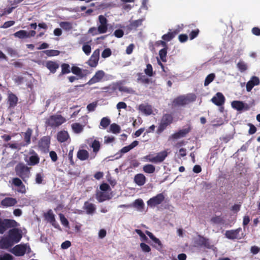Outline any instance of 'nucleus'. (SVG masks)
<instances>
[{"mask_svg":"<svg viewBox=\"0 0 260 260\" xmlns=\"http://www.w3.org/2000/svg\"><path fill=\"white\" fill-rule=\"evenodd\" d=\"M196 98V95L193 93L179 95L173 100L172 105L175 107L184 106L190 103L194 102Z\"/></svg>","mask_w":260,"mask_h":260,"instance_id":"f257e3e1","label":"nucleus"},{"mask_svg":"<svg viewBox=\"0 0 260 260\" xmlns=\"http://www.w3.org/2000/svg\"><path fill=\"white\" fill-rule=\"evenodd\" d=\"M66 121L64 117L61 115H53L49 116L45 121L46 126H50L52 128L57 127Z\"/></svg>","mask_w":260,"mask_h":260,"instance_id":"f03ea898","label":"nucleus"},{"mask_svg":"<svg viewBox=\"0 0 260 260\" xmlns=\"http://www.w3.org/2000/svg\"><path fill=\"white\" fill-rule=\"evenodd\" d=\"M15 172L23 181L26 182V179L29 177V168L23 163H19L15 167Z\"/></svg>","mask_w":260,"mask_h":260,"instance_id":"7ed1b4c3","label":"nucleus"},{"mask_svg":"<svg viewBox=\"0 0 260 260\" xmlns=\"http://www.w3.org/2000/svg\"><path fill=\"white\" fill-rule=\"evenodd\" d=\"M173 121V116L170 114H165L161 118L160 122L157 129V133L161 134Z\"/></svg>","mask_w":260,"mask_h":260,"instance_id":"20e7f679","label":"nucleus"},{"mask_svg":"<svg viewBox=\"0 0 260 260\" xmlns=\"http://www.w3.org/2000/svg\"><path fill=\"white\" fill-rule=\"evenodd\" d=\"M168 155L166 151H162L156 154V155L153 156L151 155H148L144 157V158L148 161L155 164L160 163L162 162Z\"/></svg>","mask_w":260,"mask_h":260,"instance_id":"39448f33","label":"nucleus"},{"mask_svg":"<svg viewBox=\"0 0 260 260\" xmlns=\"http://www.w3.org/2000/svg\"><path fill=\"white\" fill-rule=\"evenodd\" d=\"M17 224V222L15 220L0 219V234H4L9 228L16 227Z\"/></svg>","mask_w":260,"mask_h":260,"instance_id":"423d86ee","label":"nucleus"},{"mask_svg":"<svg viewBox=\"0 0 260 260\" xmlns=\"http://www.w3.org/2000/svg\"><path fill=\"white\" fill-rule=\"evenodd\" d=\"M165 197L163 193H160L150 198L147 202V204L148 207L154 208L161 204L165 200Z\"/></svg>","mask_w":260,"mask_h":260,"instance_id":"0eeeda50","label":"nucleus"},{"mask_svg":"<svg viewBox=\"0 0 260 260\" xmlns=\"http://www.w3.org/2000/svg\"><path fill=\"white\" fill-rule=\"evenodd\" d=\"M51 138L49 136H44L38 142V147L43 152L47 153L49 151L50 145Z\"/></svg>","mask_w":260,"mask_h":260,"instance_id":"6e6552de","label":"nucleus"},{"mask_svg":"<svg viewBox=\"0 0 260 260\" xmlns=\"http://www.w3.org/2000/svg\"><path fill=\"white\" fill-rule=\"evenodd\" d=\"M98 19L100 24L98 27V31L99 34H105L108 30V20L102 15H99Z\"/></svg>","mask_w":260,"mask_h":260,"instance_id":"1a4fd4ad","label":"nucleus"},{"mask_svg":"<svg viewBox=\"0 0 260 260\" xmlns=\"http://www.w3.org/2000/svg\"><path fill=\"white\" fill-rule=\"evenodd\" d=\"M104 90H107L109 89H111L112 91H115L118 89L121 92H125L127 93H131L133 92V89L131 88H128L122 85L121 83H118L116 84L113 85L111 87V86H106L102 88Z\"/></svg>","mask_w":260,"mask_h":260,"instance_id":"9d476101","label":"nucleus"},{"mask_svg":"<svg viewBox=\"0 0 260 260\" xmlns=\"http://www.w3.org/2000/svg\"><path fill=\"white\" fill-rule=\"evenodd\" d=\"M106 74L103 70L96 71L94 75L88 81L86 84L91 85L96 83L100 82L105 77Z\"/></svg>","mask_w":260,"mask_h":260,"instance_id":"9b49d317","label":"nucleus"},{"mask_svg":"<svg viewBox=\"0 0 260 260\" xmlns=\"http://www.w3.org/2000/svg\"><path fill=\"white\" fill-rule=\"evenodd\" d=\"M100 50L99 49H96L93 51L87 62L90 67L95 68L98 66L100 59Z\"/></svg>","mask_w":260,"mask_h":260,"instance_id":"f8f14e48","label":"nucleus"},{"mask_svg":"<svg viewBox=\"0 0 260 260\" xmlns=\"http://www.w3.org/2000/svg\"><path fill=\"white\" fill-rule=\"evenodd\" d=\"M8 236L14 244L18 243L22 238V235L18 229L14 228L9 231Z\"/></svg>","mask_w":260,"mask_h":260,"instance_id":"ddd939ff","label":"nucleus"},{"mask_svg":"<svg viewBox=\"0 0 260 260\" xmlns=\"http://www.w3.org/2000/svg\"><path fill=\"white\" fill-rule=\"evenodd\" d=\"M191 131L190 126L184 129L179 130L169 137V140H177L181 138L185 137L186 135Z\"/></svg>","mask_w":260,"mask_h":260,"instance_id":"4468645a","label":"nucleus"},{"mask_svg":"<svg viewBox=\"0 0 260 260\" xmlns=\"http://www.w3.org/2000/svg\"><path fill=\"white\" fill-rule=\"evenodd\" d=\"M26 248L25 244L17 245L13 247L12 252L16 256H23L26 252Z\"/></svg>","mask_w":260,"mask_h":260,"instance_id":"2eb2a0df","label":"nucleus"},{"mask_svg":"<svg viewBox=\"0 0 260 260\" xmlns=\"http://www.w3.org/2000/svg\"><path fill=\"white\" fill-rule=\"evenodd\" d=\"M32 133L33 131L30 128H27L25 132L22 133L23 136L24 142L21 143V146L25 147L30 144L31 137L32 135Z\"/></svg>","mask_w":260,"mask_h":260,"instance_id":"dca6fc26","label":"nucleus"},{"mask_svg":"<svg viewBox=\"0 0 260 260\" xmlns=\"http://www.w3.org/2000/svg\"><path fill=\"white\" fill-rule=\"evenodd\" d=\"M45 219L49 222L54 228L58 229L59 228V225L56 222L54 214L52 212V210L50 209L48 212L44 215Z\"/></svg>","mask_w":260,"mask_h":260,"instance_id":"f3484780","label":"nucleus"},{"mask_svg":"<svg viewBox=\"0 0 260 260\" xmlns=\"http://www.w3.org/2000/svg\"><path fill=\"white\" fill-rule=\"evenodd\" d=\"M145 233L154 243V244L152 245V246L158 250H160L162 248V244L159 239L155 237L151 232L148 231H146Z\"/></svg>","mask_w":260,"mask_h":260,"instance_id":"a211bd4d","label":"nucleus"},{"mask_svg":"<svg viewBox=\"0 0 260 260\" xmlns=\"http://www.w3.org/2000/svg\"><path fill=\"white\" fill-rule=\"evenodd\" d=\"M211 101L216 105L218 106H222L225 102V98L223 94L221 92H217L215 96H214Z\"/></svg>","mask_w":260,"mask_h":260,"instance_id":"6ab92c4d","label":"nucleus"},{"mask_svg":"<svg viewBox=\"0 0 260 260\" xmlns=\"http://www.w3.org/2000/svg\"><path fill=\"white\" fill-rule=\"evenodd\" d=\"M196 242L198 245L200 246H204L207 248H211V245L210 244L209 239L204 237L203 236L199 235L198 239L196 241Z\"/></svg>","mask_w":260,"mask_h":260,"instance_id":"aec40b11","label":"nucleus"},{"mask_svg":"<svg viewBox=\"0 0 260 260\" xmlns=\"http://www.w3.org/2000/svg\"><path fill=\"white\" fill-rule=\"evenodd\" d=\"M241 231V228H238L236 230H228L225 232V236L229 239H236L240 238L239 233Z\"/></svg>","mask_w":260,"mask_h":260,"instance_id":"412c9836","label":"nucleus"},{"mask_svg":"<svg viewBox=\"0 0 260 260\" xmlns=\"http://www.w3.org/2000/svg\"><path fill=\"white\" fill-rule=\"evenodd\" d=\"M14 245L9 236L4 237L0 240V248L8 249Z\"/></svg>","mask_w":260,"mask_h":260,"instance_id":"4be33fe9","label":"nucleus"},{"mask_svg":"<svg viewBox=\"0 0 260 260\" xmlns=\"http://www.w3.org/2000/svg\"><path fill=\"white\" fill-rule=\"evenodd\" d=\"M31 155L29 157L28 161V165L30 166H35L39 163L40 157L38 154L33 150L29 152Z\"/></svg>","mask_w":260,"mask_h":260,"instance_id":"5701e85b","label":"nucleus"},{"mask_svg":"<svg viewBox=\"0 0 260 260\" xmlns=\"http://www.w3.org/2000/svg\"><path fill=\"white\" fill-rule=\"evenodd\" d=\"M232 107L238 110L242 111V110H247L249 109L248 105L245 106L244 103L242 101H234L232 103Z\"/></svg>","mask_w":260,"mask_h":260,"instance_id":"b1692460","label":"nucleus"},{"mask_svg":"<svg viewBox=\"0 0 260 260\" xmlns=\"http://www.w3.org/2000/svg\"><path fill=\"white\" fill-rule=\"evenodd\" d=\"M45 67L50 71V73L54 74L59 68V64L53 61H47L46 62Z\"/></svg>","mask_w":260,"mask_h":260,"instance_id":"393cba45","label":"nucleus"},{"mask_svg":"<svg viewBox=\"0 0 260 260\" xmlns=\"http://www.w3.org/2000/svg\"><path fill=\"white\" fill-rule=\"evenodd\" d=\"M86 39L85 37H82L79 41L80 44H83L82 50L87 55H89L91 53V48L90 45L85 43Z\"/></svg>","mask_w":260,"mask_h":260,"instance_id":"a878e982","label":"nucleus"},{"mask_svg":"<svg viewBox=\"0 0 260 260\" xmlns=\"http://www.w3.org/2000/svg\"><path fill=\"white\" fill-rule=\"evenodd\" d=\"M83 209L86 211L87 214H93L96 210L95 205L86 201L84 203Z\"/></svg>","mask_w":260,"mask_h":260,"instance_id":"bb28decb","label":"nucleus"},{"mask_svg":"<svg viewBox=\"0 0 260 260\" xmlns=\"http://www.w3.org/2000/svg\"><path fill=\"white\" fill-rule=\"evenodd\" d=\"M18 98L13 93L9 94L8 98V104L9 108H14L17 104Z\"/></svg>","mask_w":260,"mask_h":260,"instance_id":"cd10ccee","label":"nucleus"},{"mask_svg":"<svg viewBox=\"0 0 260 260\" xmlns=\"http://www.w3.org/2000/svg\"><path fill=\"white\" fill-rule=\"evenodd\" d=\"M17 200L15 198L7 197L3 199L1 202V204L3 206L10 207L13 206L17 203Z\"/></svg>","mask_w":260,"mask_h":260,"instance_id":"c85d7f7f","label":"nucleus"},{"mask_svg":"<svg viewBox=\"0 0 260 260\" xmlns=\"http://www.w3.org/2000/svg\"><path fill=\"white\" fill-rule=\"evenodd\" d=\"M138 110L146 115H150L152 113V107L150 105L145 104H140L139 106Z\"/></svg>","mask_w":260,"mask_h":260,"instance_id":"c756f323","label":"nucleus"},{"mask_svg":"<svg viewBox=\"0 0 260 260\" xmlns=\"http://www.w3.org/2000/svg\"><path fill=\"white\" fill-rule=\"evenodd\" d=\"M134 182L138 185L142 186L146 182V177L143 174H138L135 176Z\"/></svg>","mask_w":260,"mask_h":260,"instance_id":"7c9ffc66","label":"nucleus"},{"mask_svg":"<svg viewBox=\"0 0 260 260\" xmlns=\"http://www.w3.org/2000/svg\"><path fill=\"white\" fill-rule=\"evenodd\" d=\"M179 32V30L177 29L173 31H169L167 34L164 35L161 38L165 41H170L172 40Z\"/></svg>","mask_w":260,"mask_h":260,"instance_id":"2f4dec72","label":"nucleus"},{"mask_svg":"<svg viewBox=\"0 0 260 260\" xmlns=\"http://www.w3.org/2000/svg\"><path fill=\"white\" fill-rule=\"evenodd\" d=\"M71 72L73 74L77 75L79 79H82L86 76V74H84L82 69L78 67L73 66L71 68Z\"/></svg>","mask_w":260,"mask_h":260,"instance_id":"473e14b6","label":"nucleus"},{"mask_svg":"<svg viewBox=\"0 0 260 260\" xmlns=\"http://www.w3.org/2000/svg\"><path fill=\"white\" fill-rule=\"evenodd\" d=\"M77 156L80 160H85L89 157V153L86 150L80 149L77 152Z\"/></svg>","mask_w":260,"mask_h":260,"instance_id":"72a5a7b5","label":"nucleus"},{"mask_svg":"<svg viewBox=\"0 0 260 260\" xmlns=\"http://www.w3.org/2000/svg\"><path fill=\"white\" fill-rule=\"evenodd\" d=\"M69 138V135L67 131H60L57 133V139L61 143L66 142Z\"/></svg>","mask_w":260,"mask_h":260,"instance_id":"f704fd0d","label":"nucleus"},{"mask_svg":"<svg viewBox=\"0 0 260 260\" xmlns=\"http://www.w3.org/2000/svg\"><path fill=\"white\" fill-rule=\"evenodd\" d=\"M61 71L59 75L60 77L63 75L69 74L71 72V68L68 63H63L61 64Z\"/></svg>","mask_w":260,"mask_h":260,"instance_id":"c9c22d12","label":"nucleus"},{"mask_svg":"<svg viewBox=\"0 0 260 260\" xmlns=\"http://www.w3.org/2000/svg\"><path fill=\"white\" fill-rule=\"evenodd\" d=\"M90 147L93 149V152L96 155L101 148V144L97 140H94L90 145Z\"/></svg>","mask_w":260,"mask_h":260,"instance_id":"e433bc0d","label":"nucleus"},{"mask_svg":"<svg viewBox=\"0 0 260 260\" xmlns=\"http://www.w3.org/2000/svg\"><path fill=\"white\" fill-rule=\"evenodd\" d=\"M72 128L74 133L79 134L83 130V126L79 123H74L72 124Z\"/></svg>","mask_w":260,"mask_h":260,"instance_id":"4c0bfd02","label":"nucleus"},{"mask_svg":"<svg viewBox=\"0 0 260 260\" xmlns=\"http://www.w3.org/2000/svg\"><path fill=\"white\" fill-rule=\"evenodd\" d=\"M59 25L63 30L66 31H69L73 28L72 24L68 21L60 22Z\"/></svg>","mask_w":260,"mask_h":260,"instance_id":"58836bf2","label":"nucleus"},{"mask_svg":"<svg viewBox=\"0 0 260 260\" xmlns=\"http://www.w3.org/2000/svg\"><path fill=\"white\" fill-rule=\"evenodd\" d=\"M144 172L148 174H152L155 172V167L151 164H147L143 166V168Z\"/></svg>","mask_w":260,"mask_h":260,"instance_id":"ea45409f","label":"nucleus"},{"mask_svg":"<svg viewBox=\"0 0 260 260\" xmlns=\"http://www.w3.org/2000/svg\"><path fill=\"white\" fill-rule=\"evenodd\" d=\"M96 199L99 202H103L106 200L109 199V196L106 193L103 192H100L96 194Z\"/></svg>","mask_w":260,"mask_h":260,"instance_id":"a19ab883","label":"nucleus"},{"mask_svg":"<svg viewBox=\"0 0 260 260\" xmlns=\"http://www.w3.org/2000/svg\"><path fill=\"white\" fill-rule=\"evenodd\" d=\"M14 36L19 39L28 38L27 32L24 30H19L14 34Z\"/></svg>","mask_w":260,"mask_h":260,"instance_id":"79ce46f5","label":"nucleus"},{"mask_svg":"<svg viewBox=\"0 0 260 260\" xmlns=\"http://www.w3.org/2000/svg\"><path fill=\"white\" fill-rule=\"evenodd\" d=\"M167 49L168 48H164L160 49L159 51V55L162 62L167 61L166 57L167 54Z\"/></svg>","mask_w":260,"mask_h":260,"instance_id":"37998d69","label":"nucleus"},{"mask_svg":"<svg viewBox=\"0 0 260 260\" xmlns=\"http://www.w3.org/2000/svg\"><path fill=\"white\" fill-rule=\"evenodd\" d=\"M237 67L238 70L241 72H244L247 70L248 67L247 64L242 60H240L239 62L237 64Z\"/></svg>","mask_w":260,"mask_h":260,"instance_id":"c03bdc74","label":"nucleus"},{"mask_svg":"<svg viewBox=\"0 0 260 260\" xmlns=\"http://www.w3.org/2000/svg\"><path fill=\"white\" fill-rule=\"evenodd\" d=\"M22 1V0H14L13 1H11L10 2H13V3L12 4V5H15V6L5 9L4 13L5 14H8L11 13L12 12L13 10L16 7V5L18 4L21 3Z\"/></svg>","mask_w":260,"mask_h":260,"instance_id":"a18cd8bd","label":"nucleus"},{"mask_svg":"<svg viewBox=\"0 0 260 260\" xmlns=\"http://www.w3.org/2000/svg\"><path fill=\"white\" fill-rule=\"evenodd\" d=\"M143 19H138L132 22L129 24L131 29H136L138 27L142 24Z\"/></svg>","mask_w":260,"mask_h":260,"instance_id":"49530a36","label":"nucleus"},{"mask_svg":"<svg viewBox=\"0 0 260 260\" xmlns=\"http://www.w3.org/2000/svg\"><path fill=\"white\" fill-rule=\"evenodd\" d=\"M215 78V75L214 73L209 74L205 78L204 81V86H208L210 83H211Z\"/></svg>","mask_w":260,"mask_h":260,"instance_id":"de8ad7c7","label":"nucleus"},{"mask_svg":"<svg viewBox=\"0 0 260 260\" xmlns=\"http://www.w3.org/2000/svg\"><path fill=\"white\" fill-rule=\"evenodd\" d=\"M133 206L138 209L141 210L143 209L144 204L142 199H137L134 202Z\"/></svg>","mask_w":260,"mask_h":260,"instance_id":"09e8293b","label":"nucleus"},{"mask_svg":"<svg viewBox=\"0 0 260 260\" xmlns=\"http://www.w3.org/2000/svg\"><path fill=\"white\" fill-rule=\"evenodd\" d=\"M110 123V119L107 117H103L102 118L100 122V125L103 128H106L107 127Z\"/></svg>","mask_w":260,"mask_h":260,"instance_id":"8fccbe9b","label":"nucleus"},{"mask_svg":"<svg viewBox=\"0 0 260 260\" xmlns=\"http://www.w3.org/2000/svg\"><path fill=\"white\" fill-rule=\"evenodd\" d=\"M43 52L48 56H57L60 53V52L56 50H46L44 51Z\"/></svg>","mask_w":260,"mask_h":260,"instance_id":"3c124183","label":"nucleus"},{"mask_svg":"<svg viewBox=\"0 0 260 260\" xmlns=\"http://www.w3.org/2000/svg\"><path fill=\"white\" fill-rule=\"evenodd\" d=\"M138 81L145 84H148L150 82V80L142 73H138Z\"/></svg>","mask_w":260,"mask_h":260,"instance_id":"603ef678","label":"nucleus"},{"mask_svg":"<svg viewBox=\"0 0 260 260\" xmlns=\"http://www.w3.org/2000/svg\"><path fill=\"white\" fill-rule=\"evenodd\" d=\"M211 221L215 224H220L223 222V219L220 216H215L211 218Z\"/></svg>","mask_w":260,"mask_h":260,"instance_id":"864d4df0","label":"nucleus"},{"mask_svg":"<svg viewBox=\"0 0 260 260\" xmlns=\"http://www.w3.org/2000/svg\"><path fill=\"white\" fill-rule=\"evenodd\" d=\"M110 131L114 134H118L120 132V127L116 123H112L110 125Z\"/></svg>","mask_w":260,"mask_h":260,"instance_id":"5fc2aeb1","label":"nucleus"},{"mask_svg":"<svg viewBox=\"0 0 260 260\" xmlns=\"http://www.w3.org/2000/svg\"><path fill=\"white\" fill-rule=\"evenodd\" d=\"M44 175L43 173H39L36 175L35 181L37 184H40L43 183Z\"/></svg>","mask_w":260,"mask_h":260,"instance_id":"6e6d98bb","label":"nucleus"},{"mask_svg":"<svg viewBox=\"0 0 260 260\" xmlns=\"http://www.w3.org/2000/svg\"><path fill=\"white\" fill-rule=\"evenodd\" d=\"M60 222L62 225L66 227H68L69 223L68 219L65 217L63 214L60 213L59 214Z\"/></svg>","mask_w":260,"mask_h":260,"instance_id":"4d7b16f0","label":"nucleus"},{"mask_svg":"<svg viewBox=\"0 0 260 260\" xmlns=\"http://www.w3.org/2000/svg\"><path fill=\"white\" fill-rule=\"evenodd\" d=\"M145 73L148 76L151 77L153 75V69L151 64L148 63L146 66V69L144 70Z\"/></svg>","mask_w":260,"mask_h":260,"instance_id":"13d9d810","label":"nucleus"},{"mask_svg":"<svg viewBox=\"0 0 260 260\" xmlns=\"http://www.w3.org/2000/svg\"><path fill=\"white\" fill-rule=\"evenodd\" d=\"M112 54L111 50L110 48H106L104 50L102 53V57L104 58L110 56Z\"/></svg>","mask_w":260,"mask_h":260,"instance_id":"bf43d9fd","label":"nucleus"},{"mask_svg":"<svg viewBox=\"0 0 260 260\" xmlns=\"http://www.w3.org/2000/svg\"><path fill=\"white\" fill-rule=\"evenodd\" d=\"M200 30L198 28L192 30L189 34V37L190 40H193L196 38L199 35Z\"/></svg>","mask_w":260,"mask_h":260,"instance_id":"052dcab7","label":"nucleus"},{"mask_svg":"<svg viewBox=\"0 0 260 260\" xmlns=\"http://www.w3.org/2000/svg\"><path fill=\"white\" fill-rule=\"evenodd\" d=\"M97 102H92V103H90L87 106V109L89 112L94 111L97 107Z\"/></svg>","mask_w":260,"mask_h":260,"instance_id":"680f3d73","label":"nucleus"},{"mask_svg":"<svg viewBox=\"0 0 260 260\" xmlns=\"http://www.w3.org/2000/svg\"><path fill=\"white\" fill-rule=\"evenodd\" d=\"M6 146H9L10 148L12 149H18L20 150L22 146H21V143L18 144V143H8V144L6 145Z\"/></svg>","mask_w":260,"mask_h":260,"instance_id":"e2e57ef3","label":"nucleus"},{"mask_svg":"<svg viewBox=\"0 0 260 260\" xmlns=\"http://www.w3.org/2000/svg\"><path fill=\"white\" fill-rule=\"evenodd\" d=\"M135 231L141 237L142 241H147L148 240L147 236L143 233V232L141 230L137 229Z\"/></svg>","mask_w":260,"mask_h":260,"instance_id":"0e129e2a","label":"nucleus"},{"mask_svg":"<svg viewBox=\"0 0 260 260\" xmlns=\"http://www.w3.org/2000/svg\"><path fill=\"white\" fill-rule=\"evenodd\" d=\"M140 247L141 248L143 251L145 252H149L151 251L150 247L144 243H141L140 244Z\"/></svg>","mask_w":260,"mask_h":260,"instance_id":"69168bd1","label":"nucleus"},{"mask_svg":"<svg viewBox=\"0 0 260 260\" xmlns=\"http://www.w3.org/2000/svg\"><path fill=\"white\" fill-rule=\"evenodd\" d=\"M114 35L116 37L120 38L124 35V32L122 29H118L115 30Z\"/></svg>","mask_w":260,"mask_h":260,"instance_id":"338daca9","label":"nucleus"},{"mask_svg":"<svg viewBox=\"0 0 260 260\" xmlns=\"http://www.w3.org/2000/svg\"><path fill=\"white\" fill-rule=\"evenodd\" d=\"M13 256L8 253H5L3 255H0V260H12Z\"/></svg>","mask_w":260,"mask_h":260,"instance_id":"774afa93","label":"nucleus"}]
</instances>
